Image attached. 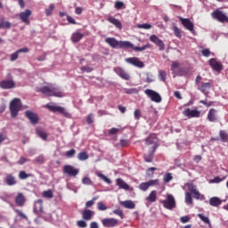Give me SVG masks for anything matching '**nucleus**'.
Segmentation results:
<instances>
[{
	"mask_svg": "<svg viewBox=\"0 0 228 228\" xmlns=\"http://www.w3.org/2000/svg\"><path fill=\"white\" fill-rule=\"evenodd\" d=\"M37 93H41L46 97H57L62 98L64 96L63 92L54 86L53 84H48L37 90Z\"/></svg>",
	"mask_w": 228,
	"mask_h": 228,
	"instance_id": "nucleus-1",
	"label": "nucleus"
},
{
	"mask_svg": "<svg viewBox=\"0 0 228 228\" xmlns=\"http://www.w3.org/2000/svg\"><path fill=\"white\" fill-rule=\"evenodd\" d=\"M105 43L113 49L127 50L133 48V44L130 41H118L115 37L105 38Z\"/></svg>",
	"mask_w": 228,
	"mask_h": 228,
	"instance_id": "nucleus-2",
	"label": "nucleus"
},
{
	"mask_svg": "<svg viewBox=\"0 0 228 228\" xmlns=\"http://www.w3.org/2000/svg\"><path fill=\"white\" fill-rule=\"evenodd\" d=\"M203 77L200 75H198L195 79V85L197 86L198 91L204 94L206 97L209 96V90L212 88V84L210 82H202Z\"/></svg>",
	"mask_w": 228,
	"mask_h": 228,
	"instance_id": "nucleus-3",
	"label": "nucleus"
},
{
	"mask_svg": "<svg viewBox=\"0 0 228 228\" xmlns=\"http://www.w3.org/2000/svg\"><path fill=\"white\" fill-rule=\"evenodd\" d=\"M21 109H22L21 100L20 98H13L9 104L11 118H17Z\"/></svg>",
	"mask_w": 228,
	"mask_h": 228,
	"instance_id": "nucleus-4",
	"label": "nucleus"
},
{
	"mask_svg": "<svg viewBox=\"0 0 228 228\" xmlns=\"http://www.w3.org/2000/svg\"><path fill=\"white\" fill-rule=\"evenodd\" d=\"M163 207L166 209L173 210L176 208V200L173 194L167 193V198L161 200Z\"/></svg>",
	"mask_w": 228,
	"mask_h": 228,
	"instance_id": "nucleus-5",
	"label": "nucleus"
},
{
	"mask_svg": "<svg viewBox=\"0 0 228 228\" xmlns=\"http://www.w3.org/2000/svg\"><path fill=\"white\" fill-rule=\"evenodd\" d=\"M45 108L52 113H60L65 118H70V113L67 111V110L64 107L61 106H56V105H51L47 103L45 105Z\"/></svg>",
	"mask_w": 228,
	"mask_h": 228,
	"instance_id": "nucleus-6",
	"label": "nucleus"
},
{
	"mask_svg": "<svg viewBox=\"0 0 228 228\" xmlns=\"http://www.w3.org/2000/svg\"><path fill=\"white\" fill-rule=\"evenodd\" d=\"M159 138L156 134L152 133L148 135L145 139L146 145H152L151 150L152 151H156L159 147Z\"/></svg>",
	"mask_w": 228,
	"mask_h": 228,
	"instance_id": "nucleus-7",
	"label": "nucleus"
},
{
	"mask_svg": "<svg viewBox=\"0 0 228 228\" xmlns=\"http://www.w3.org/2000/svg\"><path fill=\"white\" fill-rule=\"evenodd\" d=\"M212 18L220 23H228V16L221 10L216 9L212 12Z\"/></svg>",
	"mask_w": 228,
	"mask_h": 228,
	"instance_id": "nucleus-8",
	"label": "nucleus"
},
{
	"mask_svg": "<svg viewBox=\"0 0 228 228\" xmlns=\"http://www.w3.org/2000/svg\"><path fill=\"white\" fill-rule=\"evenodd\" d=\"M144 94H145L151 99V101L153 102L160 103V102H162V97H161V95H160L158 92H156V91H154V90H152V89H146V90L144 91Z\"/></svg>",
	"mask_w": 228,
	"mask_h": 228,
	"instance_id": "nucleus-9",
	"label": "nucleus"
},
{
	"mask_svg": "<svg viewBox=\"0 0 228 228\" xmlns=\"http://www.w3.org/2000/svg\"><path fill=\"white\" fill-rule=\"evenodd\" d=\"M62 172L69 177H76L79 174V169L71 165H64Z\"/></svg>",
	"mask_w": 228,
	"mask_h": 228,
	"instance_id": "nucleus-10",
	"label": "nucleus"
},
{
	"mask_svg": "<svg viewBox=\"0 0 228 228\" xmlns=\"http://www.w3.org/2000/svg\"><path fill=\"white\" fill-rule=\"evenodd\" d=\"M183 115L189 119L193 118H200L201 117V111L199 110H191V108H186L184 110H183Z\"/></svg>",
	"mask_w": 228,
	"mask_h": 228,
	"instance_id": "nucleus-11",
	"label": "nucleus"
},
{
	"mask_svg": "<svg viewBox=\"0 0 228 228\" xmlns=\"http://www.w3.org/2000/svg\"><path fill=\"white\" fill-rule=\"evenodd\" d=\"M179 20L181 21V24L185 29L189 30L191 33L195 32L194 23L189 18H183L180 16Z\"/></svg>",
	"mask_w": 228,
	"mask_h": 228,
	"instance_id": "nucleus-12",
	"label": "nucleus"
},
{
	"mask_svg": "<svg viewBox=\"0 0 228 228\" xmlns=\"http://www.w3.org/2000/svg\"><path fill=\"white\" fill-rule=\"evenodd\" d=\"M126 62L139 69H143L145 67L144 62L138 57L126 58Z\"/></svg>",
	"mask_w": 228,
	"mask_h": 228,
	"instance_id": "nucleus-13",
	"label": "nucleus"
},
{
	"mask_svg": "<svg viewBox=\"0 0 228 228\" xmlns=\"http://www.w3.org/2000/svg\"><path fill=\"white\" fill-rule=\"evenodd\" d=\"M16 87V83L13 79H4L0 81V88L3 90L14 89Z\"/></svg>",
	"mask_w": 228,
	"mask_h": 228,
	"instance_id": "nucleus-14",
	"label": "nucleus"
},
{
	"mask_svg": "<svg viewBox=\"0 0 228 228\" xmlns=\"http://www.w3.org/2000/svg\"><path fill=\"white\" fill-rule=\"evenodd\" d=\"M150 41L156 45L159 48V51H165V43L157 35H151L150 37Z\"/></svg>",
	"mask_w": 228,
	"mask_h": 228,
	"instance_id": "nucleus-15",
	"label": "nucleus"
},
{
	"mask_svg": "<svg viewBox=\"0 0 228 228\" xmlns=\"http://www.w3.org/2000/svg\"><path fill=\"white\" fill-rule=\"evenodd\" d=\"M113 71L123 80L129 81L131 78L130 75L121 67L114 68Z\"/></svg>",
	"mask_w": 228,
	"mask_h": 228,
	"instance_id": "nucleus-16",
	"label": "nucleus"
},
{
	"mask_svg": "<svg viewBox=\"0 0 228 228\" xmlns=\"http://www.w3.org/2000/svg\"><path fill=\"white\" fill-rule=\"evenodd\" d=\"M32 15V12L29 9H26L24 12H21L19 14V18L21 20V22H23L26 25H29L30 21H29V18Z\"/></svg>",
	"mask_w": 228,
	"mask_h": 228,
	"instance_id": "nucleus-17",
	"label": "nucleus"
},
{
	"mask_svg": "<svg viewBox=\"0 0 228 228\" xmlns=\"http://www.w3.org/2000/svg\"><path fill=\"white\" fill-rule=\"evenodd\" d=\"M209 66L215 70L216 72H221L224 69L223 64L221 61H217V59L211 58L209 60Z\"/></svg>",
	"mask_w": 228,
	"mask_h": 228,
	"instance_id": "nucleus-18",
	"label": "nucleus"
},
{
	"mask_svg": "<svg viewBox=\"0 0 228 228\" xmlns=\"http://www.w3.org/2000/svg\"><path fill=\"white\" fill-rule=\"evenodd\" d=\"M25 116L32 125L38 124L39 118H38V115L37 113H35L31 110H26L25 111Z\"/></svg>",
	"mask_w": 228,
	"mask_h": 228,
	"instance_id": "nucleus-19",
	"label": "nucleus"
},
{
	"mask_svg": "<svg viewBox=\"0 0 228 228\" xmlns=\"http://www.w3.org/2000/svg\"><path fill=\"white\" fill-rule=\"evenodd\" d=\"M29 53V48L28 47L18 49L17 51H15L10 55V61L13 62L17 61L19 59V53Z\"/></svg>",
	"mask_w": 228,
	"mask_h": 228,
	"instance_id": "nucleus-20",
	"label": "nucleus"
},
{
	"mask_svg": "<svg viewBox=\"0 0 228 228\" xmlns=\"http://www.w3.org/2000/svg\"><path fill=\"white\" fill-rule=\"evenodd\" d=\"M208 120L211 123H216L218 121V110L211 108L208 113Z\"/></svg>",
	"mask_w": 228,
	"mask_h": 228,
	"instance_id": "nucleus-21",
	"label": "nucleus"
},
{
	"mask_svg": "<svg viewBox=\"0 0 228 228\" xmlns=\"http://www.w3.org/2000/svg\"><path fill=\"white\" fill-rule=\"evenodd\" d=\"M187 186H188L190 192L192 194V197L196 200H200V191L197 190L196 185L194 183H188Z\"/></svg>",
	"mask_w": 228,
	"mask_h": 228,
	"instance_id": "nucleus-22",
	"label": "nucleus"
},
{
	"mask_svg": "<svg viewBox=\"0 0 228 228\" xmlns=\"http://www.w3.org/2000/svg\"><path fill=\"white\" fill-rule=\"evenodd\" d=\"M26 203V197L22 192H18L15 197V204L18 207H23Z\"/></svg>",
	"mask_w": 228,
	"mask_h": 228,
	"instance_id": "nucleus-23",
	"label": "nucleus"
},
{
	"mask_svg": "<svg viewBox=\"0 0 228 228\" xmlns=\"http://www.w3.org/2000/svg\"><path fill=\"white\" fill-rule=\"evenodd\" d=\"M102 224L106 228L115 227L118 225V219H102Z\"/></svg>",
	"mask_w": 228,
	"mask_h": 228,
	"instance_id": "nucleus-24",
	"label": "nucleus"
},
{
	"mask_svg": "<svg viewBox=\"0 0 228 228\" xmlns=\"http://www.w3.org/2000/svg\"><path fill=\"white\" fill-rule=\"evenodd\" d=\"M33 211H34V213H43L44 212L42 199H38L37 200L35 201Z\"/></svg>",
	"mask_w": 228,
	"mask_h": 228,
	"instance_id": "nucleus-25",
	"label": "nucleus"
},
{
	"mask_svg": "<svg viewBox=\"0 0 228 228\" xmlns=\"http://www.w3.org/2000/svg\"><path fill=\"white\" fill-rule=\"evenodd\" d=\"M5 183L8 186H13V185H16L18 183V181H17L16 177L13 175L7 174L6 176H5Z\"/></svg>",
	"mask_w": 228,
	"mask_h": 228,
	"instance_id": "nucleus-26",
	"label": "nucleus"
},
{
	"mask_svg": "<svg viewBox=\"0 0 228 228\" xmlns=\"http://www.w3.org/2000/svg\"><path fill=\"white\" fill-rule=\"evenodd\" d=\"M151 48H152V45L151 43H147L142 46H134V44H132V47H128V49H132L134 52H143L147 49H151Z\"/></svg>",
	"mask_w": 228,
	"mask_h": 228,
	"instance_id": "nucleus-27",
	"label": "nucleus"
},
{
	"mask_svg": "<svg viewBox=\"0 0 228 228\" xmlns=\"http://www.w3.org/2000/svg\"><path fill=\"white\" fill-rule=\"evenodd\" d=\"M116 184L119 187V189H122L125 191L130 190L129 184L126 182H125L122 178H117Z\"/></svg>",
	"mask_w": 228,
	"mask_h": 228,
	"instance_id": "nucleus-28",
	"label": "nucleus"
},
{
	"mask_svg": "<svg viewBox=\"0 0 228 228\" xmlns=\"http://www.w3.org/2000/svg\"><path fill=\"white\" fill-rule=\"evenodd\" d=\"M107 20H108L110 24L114 25L118 29L122 30V28H123L122 23H121V21H120L118 19H116V18L110 16V17H109V18L107 19Z\"/></svg>",
	"mask_w": 228,
	"mask_h": 228,
	"instance_id": "nucleus-29",
	"label": "nucleus"
},
{
	"mask_svg": "<svg viewBox=\"0 0 228 228\" xmlns=\"http://www.w3.org/2000/svg\"><path fill=\"white\" fill-rule=\"evenodd\" d=\"M158 199V191L152 190L150 194L146 197V201L150 203H154Z\"/></svg>",
	"mask_w": 228,
	"mask_h": 228,
	"instance_id": "nucleus-30",
	"label": "nucleus"
},
{
	"mask_svg": "<svg viewBox=\"0 0 228 228\" xmlns=\"http://www.w3.org/2000/svg\"><path fill=\"white\" fill-rule=\"evenodd\" d=\"M94 215V212H93V210H89V209L83 210L82 218L85 221H90L93 219Z\"/></svg>",
	"mask_w": 228,
	"mask_h": 228,
	"instance_id": "nucleus-31",
	"label": "nucleus"
},
{
	"mask_svg": "<svg viewBox=\"0 0 228 228\" xmlns=\"http://www.w3.org/2000/svg\"><path fill=\"white\" fill-rule=\"evenodd\" d=\"M120 205L123 206L126 209H134L135 203L131 200H123L120 202Z\"/></svg>",
	"mask_w": 228,
	"mask_h": 228,
	"instance_id": "nucleus-32",
	"label": "nucleus"
},
{
	"mask_svg": "<svg viewBox=\"0 0 228 228\" xmlns=\"http://www.w3.org/2000/svg\"><path fill=\"white\" fill-rule=\"evenodd\" d=\"M84 34L80 32H75L71 35V41L72 43H79L84 38Z\"/></svg>",
	"mask_w": 228,
	"mask_h": 228,
	"instance_id": "nucleus-33",
	"label": "nucleus"
},
{
	"mask_svg": "<svg viewBox=\"0 0 228 228\" xmlns=\"http://www.w3.org/2000/svg\"><path fill=\"white\" fill-rule=\"evenodd\" d=\"M223 203V200L218 197H211L209 199V205L211 207H219Z\"/></svg>",
	"mask_w": 228,
	"mask_h": 228,
	"instance_id": "nucleus-34",
	"label": "nucleus"
},
{
	"mask_svg": "<svg viewBox=\"0 0 228 228\" xmlns=\"http://www.w3.org/2000/svg\"><path fill=\"white\" fill-rule=\"evenodd\" d=\"M12 27V23L10 21L4 20V18L0 19V28L9 29Z\"/></svg>",
	"mask_w": 228,
	"mask_h": 228,
	"instance_id": "nucleus-35",
	"label": "nucleus"
},
{
	"mask_svg": "<svg viewBox=\"0 0 228 228\" xmlns=\"http://www.w3.org/2000/svg\"><path fill=\"white\" fill-rule=\"evenodd\" d=\"M154 153L153 149L151 150L150 153L144 155V160L147 163H152L154 159Z\"/></svg>",
	"mask_w": 228,
	"mask_h": 228,
	"instance_id": "nucleus-36",
	"label": "nucleus"
},
{
	"mask_svg": "<svg viewBox=\"0 0 228 228\" xmlns=\"http://www.w3.org/2000/svg\"><path fill=\"white\" fill-rule=\"evenodd\" d=\"M33 176V175L32 174H28L26 171H24V170H20V172H19V175H18V177H19V179H20V180H26V179H28V178H29V177H32Z\"/></svg>",
	"mask_w": 228,
	"mask_h": 228,
	"instance_id": "nucleus-37",
	"label": "nucleus"
},
{
	"mask_svg": "<svg viewBox=\"0 0 228 228\" xmlns=\"http://www.w3.org/2000/svg\"><path fill=\"white\" fill-rule=\"evenodd\" d=\"M36 132H37V136L40 137L43 141L47 140L48 134L46 132H45L42 129H37Z\"/></svg>",
	"mask_w": 228,
	"mask_h": 228,
	"instance_id": "nucleus-38",
	"label": "nucleus"
},
{
	"mask_svg": "<svg viewBox=\"0 0 228 228\" xmlns=\"http://www.w3.org/2000/svg\"><path fill=\"white\" fill-rule=\"evenodd\" d=\"M77 159L80 161H85L89 159V155L86 151H81L77 154Z\"/></svg>",
	"mask_w": 228,
	"mask_h": 228,
	"instance_id": "nucleus-39",
	"label": "nucleus"
},
{
	"mask_svg": "<svg viewBox=\"0 0 228 228\" xmlns=\"http://www.w3.org/2000/svg\"><path fill=\"white\" fill-rule=\"evenodd\" d=\"M154 171H157V167H149L146 171V176L148 178H153L154 177Z\"/></svg>",
	"mask_w": 228,
	"mask_h": 228,
	"instance_id": "nucleus-40",
	"label": "nucleus"
},
{
	"mask_svg": "<svg viewBox=\"0 0 228 228\" xmlns=\"http://www.w3.org/2000/svg\"><path fill=\"white\" fill-rule=\"evenodd\" d=\"M97 176L99 178H101L102 181H104L108 184H111L112 183V181L108 176H106L104 174H102V173H98Z\"/></svg>",
	"mask_w": 228,
	"mask_h": 228,
	"instance_id": "nucleus-41",
	"label": "nucleus"
},
{
	"mask_svg": "<svg viewBox=\"0 0 228 228\" xmlns=\"http://www.w3.org/2000/svg\"><path fill=\"white\" fill-rule=\"evenodd\" d=\"M219 135L223 142H228V134L224 130H221Z\"/></svg>",
	"mask_w": 228,
	"mask_h": 228,
	"instance_id": "nucleus-42",
	"label": "nucleus"
},
{
	"mask_svg": "<svg viewBox=\"0 0 228 228\" xmlns=\"http://www.w3.org/2000/svg\"><path fill=\"white\" fill-rule=\"evenodd\" d=\"M173 179H174V176L172 175V173H166V174L163 175V181H164V183H170Z\"/></svg>",
	"mask_w": 228,
	"mask_h": 228,
	"instance_id": "nucleus-43",
	"label": "nucleus"
},
{
	"mask_svg": "<svg viewBox=\"0 0 228 228\" xmlns=\"http://www.w3.org/2000/svg\"><path fill=\"white\" fill-rule=\"evenodd\" d=\"M137 28L149 30L152 28V25L150 23L137 24Z\"/></svg>",
	"mask_w": 228,
	"mask_h": 228,
	"instance_id": "nucleus-44",
	"label": "nucleus"
},
{
	"mask_svg": "<svg viewBox=\"0 0 228 228\" xmlns=\"http://www.w3.org/2000/svg\"><path fill=\"white\" fill-rule=\"evenodd\" d=\"M173 32L175 36L178 38H181L183 37L182 30L177 26L173 27Z\"/></svg>",
	"mask_w": 228,
	"mask_h": 228,
	"instance_id": "nucleus-45",
	"label": "nucleus"
},
{
	"mask_svg": "<svg viewBox=\"0 0 228 228\" xmlns=\"http://www.w3.org/2000/svg\"><path fill=\"white\" fill-rule=\"evenodd\" d=\"M55 9V5L53 4H51L47 9H45V15L47 17L51 16L53 14V12Z\"/></svg>",
	"mask_w": 228,
	"mask_h": 228,
	"instance_id": "nucleus-46",
	"label": "nucleus"
},
{
	"mask_svg": "<svg viewBox=\"0 0 228 228\" xmlns=\"http://www.w3.org/2000/svg\"><path fill=\"white\" fill-rule=\"evenodd\" d=\"M150 188V184L148 182H142L139 184V189L142 191H148Z\"/></svg>",
	"mask_w": 228,
	"mask_h": 228,
	"instance_id": "nucleus-47",
	"label": "nucleus"
},
{
	"mask_svg": "<svg viewBox=\"0 0 228 228\" xmlns=\"http://www.w3.org/2000/svg\"><path fill=\"white\" fill-rule=\"evenodd\" d=\"M97 200H98V197H93L92 200H87V201L86 202V208H92V207L94 205V203H95V201H96Z\"/></svg>",
	"mask_w": 228,
	"mask_h": 228,
	"instance_id": "nucleus-48",
	"label": "nucleus"
},
{
	"mask_svg": "<svg viewBox=\"0 0 228 228\" xmlns=\"http://www.w3.org/2000/svg\"><path fill=\"white\" fill-rule=\"evenodd\" d=\"M198 217L207 224H211L209 217L204 216V214H198Z\"/></svg>",
	"mask_w": 228,
	"mask_h": 228,
	"instance_id": "nucleus-49",
	"label": "nucleus"
},
{
	"mask_svg": "<svg viewBox=\"0 0 228 228\" xmlns=\"http://www.w3.org/2000/svg\"><path fill=\"white\" fill-rule=\"evenodd\" d=\"M43 197L46 199H53V191L52 190L44 191Z\"/></svg>",
	"mask_w": 228,
	"mask_h": 228,
	"instance_id": "nucleus-50",
	"label": "nucleus"
},
{
	"mask_svg": "<svg viewBox=\"0 0 228 228\" xmlns=\"http://www.w3.org/2000/svg\"><path fill=\"white\" fill-rule=\"evenodd\" d=\"M185 201L189 205L193 204V199H192V195H191V192H186L185 193Z\"/></svg>",
	"mask_w": 228,
	"mask_h": 228,
	"instance_id": "nucleus-51",
	"label": "nucleus"
},
{
	"mask_svg": "<svg viewBox=\"0 0 228 228\" xmlns=\"http://www.w3.org/2000/svg\"><path fill=\"white\" fill-rule=\"evenodd\" d=\"M114 7L117 10L126 9L125 4L122 1H116Z\"/></svg>",
	"mask_w": 228,
	"mask_h": 228,
	"instance_id": "nucleus-52",
	"label": "nucleus"
},
{
	"mask_svg": "<svg viewBox=\"0 0 228 228\" xmlns=\"http://www.w3.org/2000/svg\"><path fill=\"white\" fill-rule=\"evenodd\" d=\"M126 94H138L137 88H124Z\"/></svg>",
	"mask_w": 228,
	"mask_h": 228,
	"instance_id": "nucleus-53",
	"label": "nucleus"
},
{
	"mask_svg": "<svg viewBox=\"0 0 228 228\" xmlns=\"http://www.w3.org/2000/svg\"><path fill=\"white\" fill-rule=\"evenodd\" d=\"M80 70H81L82 72L91 73V72L94 71V68H93V67H90V66H88V65H86V66H82V67L80 68Z\"/></svg>",
	"mask_w": 228,
	"mask_h": 228,
	"instance_id": "nucleus-54",
	"label": "nucleus"
},
{
	"mask_svg": "<svg viewBox=\"0 0 228 228\" xmlns=\"http://www.w3.org/2000/svg\"><path fill=\"white\" fill-rule=\"evenodd\" d=\"M201 54L206 58H209L212 54V52L210 51L209 48H205L201 51Z\"/></svg>",
	"mask_w": 228,
	"mask_h": 228,
	"instance_id": "nucleus-55",
	"label": "nucleus"
},
{
	"mask_svg": "<svg viewBox=\"0 0 228 228\" xmlns=\"http://www.w3.org/2000/svg\"><path fill=\"white\" fill-rule=\"evenodd\" d=\"M77 153V151L75 149H70L65 152V156L67 158H73Z\"/></svg>",
	"mask_w": 228,
	"mask_h": 228,
	"instance_id": "nucleus-56",
	"label": "nucleus"
},
{
	"mask_svg": "<svg viewBox=\"0 0 228 228\" xmlns=\"http://www.w3.org/2000/svg\"><path fill=\"white\" fill-rule=\"evenodd\" d=\"M82 183L85 184V185H92L93 181L90 177L84 176L83 179H82Z\"/></svg>",
	"mask_w": 228,
	"mask_h": 228,
	"instance_id": "nucleus-57",
	"label": "nucleus"
},
{
	"mask_svg": "<svg viewBox=\"0 0 228 228\" xmlns=\"http://www.w3.org/2000/svg\"><path fill=\"white\" fill-rule=\"evenodd\" d=\"M94 122V113H89L86 117V123L88 125H92Z\"/></svg>",
	"mask_w": 228,
	"mask_h": 228,
	"instance_id": "nucleus-58",
	"label": "nucleus"
},
{
	"mask_svg": "<svg viewBox=\"0 0 228 228\" xmlns=\"http://www.w3.org/2000/svg\"><path fill=\"white\" fill-rule=\"evenodd\" d=\"M97 208L100 211H105L108 209V207L102 201H99L97 203Z\"/></svg>",
	"mask_w": 228,
	"mask_h": 228,
	"instance_id": "nucleus-59",
	"label": "nucleus"
},
{
	"mask_svg": "<svg viewBox=\"0 0 228 228\" xmlns=\"http://www.w3.org/2000/svg\"><path fill=\"white\" fill-rule=\"evenodd\" d=\"M134 117L135 120H139L142 118V111L139 109L134 110Z\"/></svg>",
	"mask_w": 228,
	"mask_h": 228,
	"instance_id": "nucleus-60",
	"label": "nucleus"
},
{
	"mask_svg": "<svg viewBox=\"0 0 228 228\" xmlns=\"http://www.w3.org/2000/svg\"><path fill=\"white\" fill-rule=\"evenodd\" d=\"M35 161L38 164H44L45 162V159L44 155H38Z\"/></svg>",
	"mask_w": 228,
	"mask_h": 228,
	"instance_id": "nucleus-61",
	"label": "nucleus"
},
{
	"mask_svg": "<svg viewBox=\"0 0 228 228\" xmlns=\"http://www.w3.org/2000/svg\"><path fill=\"white\" fill-rule=\"evenodd\" d=\"M148 184L150 187L158 186L159 184V179L150 180V181H148Z\"/></svg>",
	"mask_w": 228,
	"mask_h": 228,
	"instance_id": "nucleus-62",
	"label": "nucleus"
},
{
	"mask_svg": "<svg viewBox=\"0 0 228 228\" xmlns=\"http://www.w3.org/2000/svg\"><path fill=\"white\" fill-rule=\"evenodd\" d=\"M113 214L119 216L121 219H124V212L120 208H118L117 210H113Z\"/></svg>",
	"mask_w": 228,
	"mask_h": 228,
	"instance_id": "nucleus-63",
	"label": "nucleus"
},
{
	"mask_svg": "<svg viewBox=\"0 0 228 228\" xmlns=\"http://www.w3.org/2000/svg\"><path fill=\"white\" fill-rule=\"evenodd\" d=\"M77 225L79 227V228H86L87 227V223L86 221H77Z\"/></svg>",
	"mask_w": 228,
	"mask_h": 228,
	"instance_id": "nucleus-64",
	"label": "nucleus"
}]
</instances>
